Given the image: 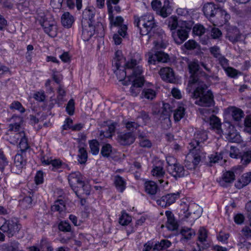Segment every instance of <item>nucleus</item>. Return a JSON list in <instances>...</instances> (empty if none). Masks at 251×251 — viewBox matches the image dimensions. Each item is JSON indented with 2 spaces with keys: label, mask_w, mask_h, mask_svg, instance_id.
Masks as SVG:
<instances>
[{
  "label": "nucleus",
  "mask_w": 251,
  "mask_h": 251,
  "mask_svg": "<svg viewBox=\"0 0 251 251\" xmlns=\"http://www.w3.org/2000/svg\"><path fill=\"white\" fill-rule=\"evenodd\" d=\"M89 146L91 152L96 155L99 152V143L96 140H93L89 141Z\"/></svg>",
  "instance_id": "obj_41"
},
{
  "label": "nucleus",
  "mask_w": 251,
  "mask_h": 251,
  "mask_svg": "<svg viewBox=\"0 0 251 251\" xmlns=\"http://www.w3.org/2000/svg\"><path fill=\"white\" fill-rule=\"evenodd\" d=\"M32 200L29 196L25 197L20 201V205L23 209L30 208L32 206Z\"/></svg>",
  "instance_id": "obj_40"
},
{
  "label": "nucleus",
  "mask_w": 251,
  "mask_h": 251,
  "mask_svg": "<svg viewBox=\"0 0 251 251\" xmlns=\"http://www.w3.org/2000/svg\"><path fill=\"white\" fill-rule=\"evenodd\" d=\"M245 130L248 132H251V115L247 116L245 120Z\"/></svg>",
  "instance_id": "obj_64"
},
{
  "label": "nucleus",
  "mask_w": 251,
  "mask_h": 251,
  "mask_svg": "<svg viewBox=\"0 0 251 251\" xmlns=\"http://www.w3.org/2000/svg\"><path fill=\"white\" fill-rule=\"evenodd\" d=\"M10 121L11 123L9 125V129L6 133L5 138L11 144H15L22 137L24 136L25 132L21 126L23 120L19 116H13Z\"/></svg>",
  "instance_id": "obj_3"
},
{
  "label": "nucleus",
  "mask_w": 251,
  "mask_h": 251,
  "mask_svg": "<svg viewBox=\"0 0 251 251\" xmlns=\"http://www.w3.org/2000/svg\"><path fill=\"white\" fill-rule=\"evenodd\" d=\"M68 181L72 189L77 194L78 192V188L80 185H82V176L79 172H72L68 176Z\"/></svg>",
  "instance_id": "obj_12"
},
{
  "label": "nucleus",
  "mask_w": 251,
  "mask_h": 251,
  "mask_svg": "<svg viewBox=\"0 0 251 251\" xmlns=\"http://www.w3.org/2000/svg\"><path fill=\"white\" fill-rule=\"evenodd\" d=\"M156 95V91L151 88H144L141 93V97L149 100H152Z\"/></svg>",
  "instance_id": "obj_31"
},
{
  "label": "nucleus",
  "mask_w": 251,
  "mask_h": 251,
  "mask_svg": "<svg viewBox=\"0 0 251 251\" xmlns=\"http://www.w3.org/2000/svg\"><path fill=\"white\" fill-rule=\"evenodd\" d=\"M88 25L83 27L82 37L83 39L87 41L93 36L95 32V26L93 24H88Z\"/></svg>",
  "instance_id": "obj_23"
},
{
  "label": "nucleus",
  "mask_w": 251,
  "mask_h": 251,
  "mask_svg": "<svg viewBox=\"0 0 251 251\" xmlns=\"http://www.w3.org/2000/svg\"><path fill=\"white\" fill-rule=\"evenodd\" d=\"M10 108L13 110H18L23 113L25 111V108L23 107L21 103L18 101H13L10 105Z\"/></svg>",
  "instance_id": "obj_50"
},
{
  "label": "nucleus",
  "mask_w": 251,
  "mask_h": 251,
  "mask_svg": "<svg viewBox=\"0 0 251 251\" xmlns=\"http://www.w3.org/2000/svg\"><path fill=\"white\" fill-rule=\"evenodd\" d=\"M188 68L190 73L194 75L199 69V65L197 61H192L188 62Z\"/></svg>",
  "instance_id": "obj_47"
},
{
  "label": "nucleus",
  "mask_w": 251,
  "mask_h": 251,
  "mask_svg": "<svg viewBox=\"0 0 251 251\" xmlns=\"http://www.w3.org/2000/svg\"><path fill=\"white\" fill-rule=\"evenodd\" d=\"M7 250L8 251H24L20 249L19 243L16 241L11 242L8 247Z\"/></svg>",
  "instance_id": "obj_60"
},
{
  "label": "nucleus",
  "mask_w": 251,
  "mask_h": 251,
  "mask_svg": "<svg viewBox=\"0 0 251 251\" xmlns=\"http://www.w3.org/2000/svg\"><path fill=\"white\" fill-rule=\"evenodd\" d=\"M222 35L221 31L216 27H213L211 30V36L214 39L219 38Z\"/></svg>",
  "instance_id": "obj_63"
},
{
  "label": "nucleus",
  "mask_w": 251,
  "mask_h": 251,
  "mask_svg": "<svg viewBox=\"0 0 251 251\" xmlns=\"http://www.w3.org/2000/svg\"><path fill=\"white\" fill-rule=\"evenodd\" d=\"M58 229L63 232H70L71 226L68 222L62 221L58 225Z\"/></svg>",
  "instance_id": "obj_51"
},
{
  "label": "nucleus",
  "mask_w": 251,
  "mask_h": 251,
  "mask_svg": "<svg viewBox=\"0 0 251 251\" xmlns=\"http://www.w3.org/2000/svg\"><path fill=\"white\" fill-rule=\"evenodd\" d=\"M185 108L181 105H180L175 111L174 117L176 121H180L184 116L185 114Z\"/></svg>",
  "instance_id": "obj_37"
},
{
  "label": "nucleus",
  "mask_w": 251,
  "mask_h": 251,
  "mask_svg": "<svg viewBox=\"0 0 251 251\" xmlns=\"http://www.w3.org/2000/svg\"><path fill=\"white\" fill-rule=\"evenodd\" d=\"M28 1L25 0L24 2L19 3L18 5V7L20 11L27 13L28 11Z\"/></svg>",
  "instance_id": "obj_61"
},
{
  "label": "nucleus",
  "mask_w": 251,
  "mask_h": 251,
  "mask_svg": "<svg viewBox=\"0 0 251 251\" xmlns=\"http://www.w3.org/2000/svg\"><path fill=\"white\" fill-rule=\"evenodd\" d=\"M126 128L131 132L133 133L136 129H137L138 127H139L140 125L134 122H127L126 123Z\"/></svg>",
  "instance_id": "obj_55"
},
{
  "label": "nucleus",
  "mask_w": 251,
  "mask_h": 251,
  "mask_svg": "<svg viewBox=\"0 0 251 251\" xmlns=\"http://www.w3.org/2000/svg\"><path fill=\"white\" fill-rule=\"evenodd\" d=\"M66 205L62 200H58L54 202V204L51 206V210L58 211L61 213L66 210Z\"/></svg>",
  "instance_id": "obj_35"
},
{
  "label": "nucleus",
  "mask_w": 251,
  "mask_h": 251,
  "mask_svg": "<svg viewBox=\"0 0 251 251\" xmlns=\"http://www.w3.org/2000/svg\"><path fill=\"white\" fill-rule=\"evenodd\" d=\"M205 29L203 26L201 25H195L193 28V32L195 35L200 36L205 33Z\"/></svg>",
  "instance_id": "obj_52"
},
{
  "label": "nucleus",
  "mask_w": 251,
  "mask_h": 251,
  "mask_svg": "<svg viewBox=\"0 0 251 251\" xmlns=\"http://www.w3.org/2000/svg\"><path fill=\"white\" fill-rule=\"evenodd\" d=\"M61 22L63 26L69 27L74 22L73 17L69 12H65L61 17Z\"/></svg>",
  "instance_id": "obj_34"
},
{
  "label": "nucleus",
  "mask_w": 251,
  "mask_h": 251,
  "mask_svg": "<svg viewBox=\"0 0 251 251\" xmlns=\"http://www.w3.org/2000/svg\"><path fill=\"white\" fill-rule=\"evenodd\" d=\"M42 162L45 165H51L52 170L60 168L62 165L61 161L59 159H52L50 158L46 159L44 158L42 159Z\"/></svg>",
  "instance_id": "obj_32"
},
{
  "label": "nucleus",
  "mask_w": 251,
  "mask_h": 251,
  "mask_svg": "<svg viewBox=\"0 0 251 251\" xmlns=\"http://www.w3.org/2000/svg\"><path fill=\"white\" fill-rule=\"evenodd\" d=\"M44 31L50 36L54 37L57 35V28L55 21L50 19L46 20L41 25Z\"/></svg>",
  "instance_id": "obj_15"
},
{
  "label": "nucleus",
  "mask_w": 251,
  "mask_h": 251,
  "mask_svg": "<svg viewBox=\"0 0 251 251\" xmlns=\"http://www.w3.org/2000/svg\"><path fill=\"white\" fill-rule=\"evenodd\" d=\"M241 162L244 165H247L251 161V151H245L240 156Z\"/></svg>",
  "instance_id": "obj_45"
},
{
  "label": "nucleus",
  "mask_w": 251,
  "mask_h": 251,
  "mask_svg": "<svg viewBox=\"0 0 251 251\" xmlns=\"http://www.w3.org/2000/svg\"><path fill=\"white\" fill-rule=\"evenodd\" d=\"M178 197V193L168 194L156 200V203L162 207H166L174 203Z\"/></svg>",
  "instance_id": "obj_14"
},
{
  "label": "nucleus",
  "mask_w": 251,
  "mask_h": 251,
  "mask_svg": "<svg viewBox=\"0 0 251 251\" xmlns=\"http://www.w3.org/2000/svg\"><path fill=\"white\" fill-rule=\"evenodd\" d=\"M196 88L192 97L197 99L195 103L201 106L210 107L214 104L213 95L210 90L206 91V85L195 76L189 81L186 90L190 93L193 88Z\"/></svg>",
  "instance_id": "obj_2"
},
{
  "label": "nucleus",
  "mask_w": 251,
  "mask_h": 251,
  "mask_svg": "<svg viewBox=\"0 0 251 251\" xmlns=\"http://www.w3.org/2000/svg\"><path fill=\"white\" fill-rule=\"evenodd\" d=\"M210 125L213 128L217 130L218 134H221L222 133L221 123L220 119L217 117L212 115L210 118Z\"/></svg>",
  "instance_id": "obj_29"
},
{
  "label": "nucleus",
  "mask_w": 251,
  "mask_h": 251,
  "mask_svg": "<svg viewBox=\"0 0 251 251\" xmlns=\"http://www.w3.org/2000/svg\"><path fill=\"white\" fill-rule=\"evenodd\" d=\"M112 152V147L109 144L104 145L101 150V154L104 157H108Z\"/></svg>",
  "instance_id": "obj_54"
},
{
  "label": "nucleus",
  "mask_w": 251,
  "mask_h": 251,
  "mask_svg": "<svg viewBox=\"0 0 251 251\" xmlns=\"http://www.w3.org/2000/svg\"><path fill=\"white\" fill-rule=\"evenodd\" d=\"M134 25L139 28L140 34L142 35L150 33L157 27L153 15L150 13L141 17L134 16Z\"/></svg>",
  "instance_id": "obj_4"
},
{
  "label": "nucleus",
  "mask_w": 251,
  "mask_h": 251,
  "mask_svg": "<svg viewBox=\"0 0 251 251\" xmlns=\"http://www.w3.org/2000/svg\"><path fill=\"white\" fill-rule=\"evenodd\" d=\"M96 10L93 7H87L85 8L82 13V18L84 21H89L88 24H93L95 22L94 17L95 16Z\"/></svg>",
  "instance_id": "obj_21"
},
{
  "label": "nucleus",
  "mask_w": 251,
  "mask_h": 251,
  "mask_svg": "<svg viewBox=\"0 0 251 251\" xmlns=\"http://www.w3.org/2000/svg\"><path fill=\"white\" fill-rule=\"evenodd\" d=\"M251 181V172L244 174L241 178L235 184V186L238 189H241L247 185Z\"/></svg>",
  "instance_id": "obj_25"
},
{
  "label": "nucleus",
  "mask_w": 251,
  "mask_h": 251,
  "mask_svg": "<svg viewBox=\"0 0 251 251\" xmlns=\"http://www.w3.org/2000/svg\"><path fill=\"white\" fill-rule=\"evenodd\" d=\"M198 44L196 42L193 40H190L184 44L185 47L187 50H194L197 48Z\"/></svg>",
  "instance_id": "obj_62"
},
{
  "label": "nucleus",
  "mask_w": 251,
  "mask_h": 251,
  "mask_svg": "<svg viewBox=\"0 0 251 251\" xmlns=\"http://www.w3.org/2000/svg\"><path fill=\"white\" fill-rule=\"evenodd\" d=\"M20 228L21 226L17 222L0 218V229L5 233L9 237H12L18 233Z\"/></svg>",
  "instance_id": "obj_8"
},
{
  "label": "nucleus",
  "mask_w": 251,
  "mask_h": 251,
  "mask_svg": "<svg viewBox=\"0 0 251 251\" xmlns=\"http://www.w3.org/2000/svg\"><path fill=\"white\" fill-rule=\"evenodd\" d=\"M25 164L26 161L23 155L20 154H17L14 157L12 170L16 174H19Z\"/></svg>",
  "instance_id": "obj_17"
},
{
  "label": "nucleus",
  "mask_w": 251,
  "mask_h": 251,
  "mask_svg": "<svg viewBox=\"0 0 251 251\" xmlns=\"http://www.w3.org/2000/svg\"><path fill=\"white\" fill-rule=\"evenodd\" d=\"M235 176L233 172L227 171L223 174L219 183L223 187H226L227 184L232 183L235 180Z\"/></svg>",
  "instance_id": "obj_24"
},
{
  "label": "nucleus",
  "mask_w": 251,
  "mask_h": 251,
  "mask_svg": "<svg viewBox=\"0 0 251 251\" xmlns=\"http://www.w3.org/2000/svg\"><path fill=\"white\" fill-rule=\"evenodd\" d=\"M207 237V232L206 230L203 227H201L199 231V240L201 242H203L206 241Z\"/></svg>",
  "instance_id": "obj_57"
},
{
  "label": "nucleus",
  "mask_w": 251,
  "mask_h": 251,
  "mask_svg": "<svg viewBox=\"0 0 251 251\" xmlns=\"http://www.w3.org/2000/svg\"><path fill=\"white\" fill-rule=\"evenodd\" d=\"M202 152L196 150H189V152L186 156L185 167L189 170L194 169L200 163Z\"/></svg>",
  "instance_id": "obj_10"
},
{
  "label": "nucleus",
  "mask_w": 251,
  "mask_h": 251,
  "mask_svg": "<svg viewBox=\"0 0 251 251\" xmlns=\"http://www.w3.org/2000/svg\"><path fill=\"white\" fill-rule=\"evenodd\" d=\"M180 22H182L181 25L176 31L172 32V36L175 42L178 45L181 44L187 39L188 33L193 24L191 20L186 21L179 19V23Z\"/></svg>",
  "instance_id": "obj_6"
},
{
  "label": "nucleus",
  "mask_w": 251,
  "mask_h": 251,
  "mask_svg": "<svg viewBox=\"0 0 251 251\" xmlns=\"http://www.w3.org/2000/svg\"><path fill=\"white\" fill-rule=\"evenodd\" d=\"M176 13L178 15L180 16L181 18L184 20L185 18H190V14L188 11L185 8H179L176 10Z\"/></svg>",
  "instance_id": "obj_56"
},
{
  "label": "nucleus",
  "mask_w": 251,
  "mask_h": 251,
  "mask_svg": "<svg viewBox=\"0 0 251 251\" xmlns=\"http://www.w3.org/2000/svg\"><path fill=\"white\" fill-rule=\"evenodd\" d=\"M180 208L179 216L182 221H186L190 216H191L193 220H195L200 217L201 214V208L195 203L188 204L185 202H182Z\"/></svg>",
  "instance_id": "obj_5"
},
{
  "label": "nucleus",
  "mask_w": 251,
  "mask_h": 251,
  "mask_svg": "<svg viewBox=\"0 0 251 251\" xmlns=\"http://www.w3.org/2000/svg\"><path fill=\"white\" fill-rule=\"evenodd\" d=\"M225 111L229 117H232L235 121H240L244 116L243 111L235 107H228Z\"/></svg>",
  "instance_id": "obj_19"
},
{
  "label": "nucleus",
  "mask_w": 251,
  "mask_h": 251,
  "mask_svg": "<svg viewBox=\"0 0 251 251\" xmlns=\"http://www.w3.org/2000/svg\"><path fill=\"white\" fill-rule=\"evenodd\" d=\"M151 174L153 176L158 178V181L162 186H164L163 183L165 181V184H168V181L164 180L165 172L161 166H155L151 170Z\"/></svg>",
  "instance_id": "obj_22"
},
{
  "label": "nucleus",
  "mask_w": 251,
  "mask_h": 251,
  "mask_svg": "<svg viewBox=\"0 0 251 251\" xmlns=\"http://www.w3.org/2000/svg\"><path fill=\"white\" fill-rule=\"evenodd\" d=\"M228 127L226 131V139L231 142L239 143L241 141V136L237 132L235 127L229 123Z\"/></svg>",
  "instance_id": "obj_18"
},
{
  "label": "nucleus",
  "mask_w": 251,
  "mask_h": 251,
  "mask_svg": "<svg viewBox=\"0 0 251 251\" xmlns=\"http://www.w3.org/2000/svg\"><path fill=\"white\" fill-rule=\"evenodd\" d=\"M19 147L21 151H26L29 148L27 143V139L25 136V133L24 134V136L22 137L20 139Z\"/></svg>",
  "instance_id": "obj_49"
},
{
  "label": "nucleus",
  "mask_w": 251,
  "mask_h": 251,
  "mask_svg": "<svg viewBox=\"0 0 251 251\" xmlns=\"http://www.w3.org/2000/svg\"><path fill=\"white\" fill-rule=\"evenodd\" d=\"M168 163L167 171L174 177H183L185 175L184 167L180 164L177 163L173 157H168L166 159Z\"/></svg>",
  "instance_id": "obj_9"
},
{
  "label": "nucleus",
  "mask_w": 251,
  "mask_h": 251,
  "mask_svg": "<svg viewBox=\"0 0 251 251\" xmlns=\"http://www.w3.org/2000/svg\"><path fill=\"white\" fill-rule=\"evenodd\" d=\"M226 38L231 42L234 43L241 40V34L237 28L229 30L226 35Z\"/></svg>",
  "instance_id": "obj_27"
},
{
  "label": "nucleus",
  "mask_w": 251,
  "mask_h": 251,
  "mask_svg": "<svg viewBox=\"0 0 251 251\" xmlns=\"http://www.w3.org/2000/svg\"><path fill=\"white\" fill-rule=\"evenodd\" d=\"M115 184L117 190L120 192H123L126 186V182L124 179L119 176H116L115 177Z\"/></svg>",
  "instance_id": "obj_33"
},
{
  "label": "nucleus",
  "mask_w": 251,
  "mask_h": 251,
  "mask_svg": "<svg viewBox=\"0 0 251 251\" xmlns=\"http://www.w3.org/2000/svg\"><path fill=\"white\" fill-rule=\"evenodd\" d=\"M130 81L132 82L130 89V95L133 97H136L140 92V88L145 82L144 77L142 74L137 75V76H134L131 80H129V82Z\"/></svg>",
  "instance_id": "obj_13"
},
{
  "label": "nucleus",
  "mask_w": 251,
  "mask_h": 251,
  "mask_svg": "<svg viewBox=\"0 0 251 251\" xmlns=\"http://www.w3.org/2000/svg\"><path fill=\"white\" fill-rule=\"evenodd\" d=\"M148 56V62L150 64H155L156 62H158L157 52L156 50H151L147 54Z\"/></svg>",
  "instance_id": "obj_46"
},
{
  "label": "nucleus",
  "mask_w": 251,
  "mask_h": 251,
  "mask_svg": "<svg viewBox=\"0 0 251 251\" xmlns=\"http://www.w3.org/2000/svg\"><path fill=\"white\" fill-rule=\"evenodd\" d=\"M119 0H106V4L108 8L109 19L111 22H112L113 20V7L111 5L112 4H116L119 2Z\"/></svg>",
  "instance_id": "obj_38"
},
{
  "label": "nucleus",
  "mask_w": 251,
  "mask_h": 251,
  "mask_svg": "<svg viewBox=\"0 0 251 251\" xmlns=\"http://www.w3.org/2000/svg\"><path fill=\"white\" fill-rule=\"evenodd\" d=\"M171 11L172 9L170 1L169 0H164L163 5H161V7L158 14L162 17L166 18L171 14Z\"/></svg>",
  "instance_id": "obj_26"
},
{
  "label": "nucleus",
  "mask_w": 251,
  "mask_h": 251,
  "mask_svg": "<svg viewBox=\"0 0 251 251\" xmlns=\"http://www.w3.org/2000/svg\"><path fill=\"white\" fill-rule=\"evenodd\" d=\"M139 144L140 146L143 148H150L152 146L151 141L148 139L144 134L139 133Z\"/></svg>",
  "instance_id": "obj_36"
},
{
  "label": "nucleus",
  "mask_w": 251,
  "mask_h": 251,
  "mask_svg": "<svg viewBox=\"0 0 251 251\" xmlns=\"http://www.w3.org/2000/svg\"><path fill=\"white\" fill-rule=\"evenodd\" d=\"M194 138V139L189 144V150H198V151H201L200 144L207 139L206 132L204 130L198 131L195 133Z\"/></svg>",
  "instance_id": "obj_11"
},
{
  "label": "nucleus",
  "mask_w": 251,
  "mask_h": 251,
  "mask_svg": "<svg viewBox=\"0 0 251 251\" xmlns=\"http://www.w3.org/2000/svg\"><path fill=\"white\" fill-rule=\"evenodd\" d=\"M141 55L137 53L134 54L132 57L125 62V59H115V65L117 70L115 73L117 78L125 85L129 84V81L137 75L143 74V68L140 65L142 61Z\"/></svg>",
  "instance_id": "obj_1"
},
{
  "label": "nucleus",
  "mask_w": 251,
  "mask_h": 251,
  "mask_svg": "<svg viewBox=\"0 0 251 251\" xmlns=\"http://www.w3.org/2000/svg\"><path fill=\"white\" fill-rule=\"evenodd\" d=\"M181 24L182 22L179 23V20L178 21V19L176 17H171L168 22V27L171 30H175L178 25H180V26L181 25Z\"/></svg>",
  "instance_id": "obj_42"
},
{
  "label": "nucleus",
  "mask_w": 251,
  "mask_h": 251,
  "mask_svg": "<svg viewBox=\"0 0 251 251\" xmlns=\"http://www.w3.org/2000/svg\"><path fill=\"white\" fill-rule=\"evenodd\" d=\"M78 161L80 164L84 163L87 159V153L84 148H80L78 151Z\"/></svg>",
  "instance_id": "obj_39"
},
{
  "label": "nucleus",
  "mask_w": 251,
  "mask_h": 251,
  "mask_svg": "<svg viewBox=\"0 0 251 251\" xmlns=\"http://www.w3.org/2000/svg\"><path fill=\"white\" fill-rule=\"evenodd\" d=\"M49 15L47 14V13H45L43 10L39 9L37 11V15L36 19L39 22L40 25H42L43 23L46 22V20H48V16Z\"/></svg>",
  "instance_id": "obj_44"
},
{
  "label": "nucleus",
  "mask_w": 251,
  "mask_h": 251,
  "mask_svg": "<svg viewBox=\"0 0 251 251\" xmlns=\"http://www.w3.org/2000/svg\"><path fill=\"white\" fill-rule=\"evenodd\" d=\"M211 54L217 59L222 56L220 52V49L217 46H214L209 48Z\"/></svg>",
  "instance_id": "obj_53"
},
{
  "label": "nucleus",
  "mask_w": 251,
  "mask_h": 251,
  "mask_svg": "<svg viewBox=\"0 0 251 251\" xmlns=\"http://www.w3.org/2000/svg\"><path fill=\"white\" fill-rule=\"evenodd\" d=\"M180 234L183 238L181 240H189L195 235V231L191 228L183 227L180 230Z\"/></svg>",
  "instance_id": "obj_30"
},
{
  "label": "nucleus",
  "mask_w": 251,
  "mask_h": 251,
  "mask_svg": "<svg viewBox=\"0 0 251 251\" xmlns=\"http://www.w3.org/2000/svg\"><path fill=\"white\" fill-rule=\"evenodd\" d=\"M159 74L163 80L173 82L175 80V74L173 69L169 67L163 68L160 69Z\"/></svg>",
  "instance_id": "obj_20"
},
{
  "label": "nucleus",
  "mask_w": 251,
  "mask_h": 251,
  "mask_svg": "<svg viewBox=\"0 0 251 251\" xmlns=\"http://www.w3.org/2000/svg\"><path fill=\"white\" fill-rule=\"evenodd\" d=\"M154 47L151 50H153L158 51V50L161 49H165L167 47V43L162 39L158 40L153 42Z\"/></svg>",
  "instance_id": "obj_48"
},
{
  "label": "nucleus",
  "mask_w": 251,
  "mask_h": 251,
  "mask_svg": "<svg viewBox=\"0 0 251 251\" xmlns=\"http://www.w3.org/2000/svg\"><path fill=\"white\" fill-rule=\"evenodd\" d=\"M203 11L204 15L207 18H211L216 15L218 18L220 17L223 22L224 21L223 19H224L225 22H226L229 17V15L226 11L217 8L212 2L205 4L203 7Z\"/></svg>",
  "instance_id": "obj_7"
},
{
  "label": "nucleus",
  "mask_w": 251,
  "mask_h": 251,
  "mask_svg": "<svg viewBox=\"0 0 251 251\" xmlns=\"http://www.w3.org/2000/svg\"><path fill=\"white\" fill-rule=\"evenodd\" d=\"M118 141L122 145H130L135 141V137L133 133L131 132H122L118 134Z\"/></svg>",
  "instance_id": "obj_16"
},
{
  "label": "nucleus",
  "mask_w": 251,
  "mask_h": 251,
  "mask_svg": "<svg viewBox=\"0 0 251 251\" xmlns=\"http://www.w3.org/2000/svg\"><path fill=\"white\" fill-rule=\"evenodd\" d=\"M158 62H167L169 59V55L161 51H157Z\"/></svg>",
  "instance_id": "obj_59"
},
{
  "label": "nucleus",
  "mask_w": 251,
  "mask_h": 251,
  "mask_svg": "<svg viewBox=\"0 0 251 251\" xmlns=\"http://www.w3.org/2000/svg\"><path fill=\"white\" fill-rule=\"evenodd\" d=\"M145 188L146 192L151 195H155L158 190L156 183L152 181H147L145 184Z\"/></svg>",
  "instance_id": "obj_28"
},
{
  "label": "nucleus",
  "mask_w": 251,
  "mask_h": 251,
  "mask_svg": "<svg viewBox=\"0 0 251 251\" xmlns=\"http://www.w3.org/2000/svg\"><path fill=\"white\" fill-rule=\"evenodd\" d=\"M66 111L70 115H72L74 113L75 102L74 100L71 99L68 102L66 106Z\"/></svg>",
  "instance_id": "obj_58"
},
{
  "label": "nucleus",
  "mask_w": 251,
  "mask_h": 251,
  "mask_svg": "<svg viewBox=\"0 0 251 251\" xmlns=\"http://www.w3.org/2000/svg\"><path fill=\"white\" fill-rule=\"evenodd\" d=\"M131 221V217L127 213L123 212L119 218V223L122 226H126Z\"/></svg>",
  "instance_id": "obj_43"
}]
</instances>
